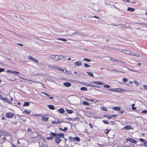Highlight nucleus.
Here are the masks:
<instances>
[{
  "label": "nucleus",
  "mask_w": 147,
  "mask_h": 147,
  "mask_svg": "<svg viewBox=\"0 0 147 147\" xmlns=\"http://www.w3.org/2000/svg\"><path fill=\"white\" fill-rule=\"evenodd\" d=\"M147 112V111L146 110H144L143 111H141V113H146Z\"/></svg>",
  "instance_id": "052dcab7"
},
{
  "label": "nucleus",
  "mask_w": 147,
  "mask_h": 147,
  "mask_svg": "<svg viewBox=\"0 0 147 147\" xmlns=\"http://www.w3.org/2000/svg\"><path fill=\"white\" fill-rule=\"evenodd\" d=\"M127 10L129 11H134L135 9L134 8L131 7H128Z\"/></svg>",
  "instance_id": "a211bd4d"
},
{
  "label": "nucleus",
  "mask_w": 147,
  "mask_h": 147,
  "mask_svg": "<svg viewBox=\"0 0 147 147\" xmlns=\"http://www.w3.org/2000/svg\"><path fill=\"white\" fill-rule=\"evenodd\" d=\"M6 117L8 118H11L13 117L14 115L13 113L11 112H8L5 114Z\"/></svg>",
  "instance_id": "f257e3e1"
},
{
  "label": "nucleus",
  "mask_w": 147,
  "mask_h": 147,
  "mask_svg": "<svg viewBox=\"0 0 147 147\" xmlns=\"http://www.w3.org/2000/svg\"><path fill=\"white\" fill-rule=\"evenodd\" d=\"M80 90L82 91H87L88 90L87 88L85 87H82L81 88Z\"/></svg>",
  "instance_id": "bb28decb"
},
{
  "label": "nucleus",
  "mask_w": 147,
  "mask_h": 147,
  "mask_svg": "<svg viewBox=\"0 0 147 147\" xmlns=\"http://www.w3.org/2000/svg\"><path fill=\"white\" fill-rule=\"evenodd\" d=\"M30 103L28 102H25L23 106H28L30 105Z\"/></svg>",
  "instance_id": "aec40b11"
},
{
  "label": "nucleus",
  "mask_w": 147,
  "mask_h": 147,
  "mask_svg": "<svg viewBox=\"0 0 147 147\" xmlns=\"http://www.w3.org/2000/svg\"><path fill=\"white\" fill-rule=\"evenodd\" d=\"M42 145L40 146V147H46L47 146L45 144H43L42 143V142H40Z\"/></svg>",
  "instance_id": "58836bf2"
},
{
  "label": "nucleus",
  "mask_w": 147,
  "mask_h": 147,
  "mask_svg": "<svg viewBox=\"0 0 147 147\" xmlns=\"http://www.w3.org/2000/svg\"><path fill=\"white\" fill-rule=\"evenodd\" d=\"M63 85L67 87H69L71 85V84L68 82H65L63 83Z\"/></svg>",
  "instance_id": "9d476101"
},
{
  "label": "nucleus",
  "mask_w": 147,
  "mask_h": 147,
  "mask_svg": "<svg viewBox=\"0 0 147 147\" xmlns=\"http://www.w3.org/2000/svg\"><path fill=\"white\" fill-rule=\"evenodd\" d=\"M110 60L111 61H117V62H119V61L118 60H117V59H115L114 58H110Z\"/></svg>",
  "instance_id": "cd10ccee"
},
{
  "label": "nucleus",
  "mask_w": 147,
  "mask_h": 147,
  "mask_svg": "<svg viewBox=\"0 0 147 147\" xmlns=\"http://www.w3.org/2000/svg\"><path fill=\"white\" fill-rule=\"evenodd\" d=\"M110 131L109 129H106L105 130L104 132L105 134H108Z\"/></svg>",
  "instance_id": "c85d7f7f"
},
{
  "label": "nucleus",
  "mask_w": 147,
  "mask_h": 147,
  "mask_svg": "<svg viewBox=\"0 0 147 147\" xmlns=\"http://www.w3.org/2000/svg\"><path fill=\"white\" fill-rule=\"evenodd\" d=\"M67 130V127H64V129H63V131H66Z\"/></svg>",
  "instance_id": "338daca9"
},
{
  "label": "nucleus",
  "mask_w": 147,
  "mask_h": 147,
  "mask_svg": "<svg viewBox=\"0 0 147 147\" xmlns=\"http://www.w3.org/2000/svg\"><path fill=\"white\" fill-rule=\"evenodd\" d=\"M113 25V26H119V27H121V26H122V27H123V26L122 25H121V24H118L117 25H116V24H115Z\"/></svg>",
  "instance_id": "6e6d98bb"
},
{
  "label": "nucleus",
  "mask_w": 147,
  "mask_h": 147,
  "mask_svg": "<svg viewBox=\"0 0 147 147\" xmlns=\"http://www.w3.org/2000/svg\"><path fill=\"white\" fill-rule=\"evenodd\" d=\"M42 93H43V94H44V95H46V96H48V97H49V95L47 93H46L45 92H42Z\"/></svg>",
  "instance_id": "ea45409f"
},
{
  "label": "nucleus",
  "mask_w": 147,
  "mask_h": 147,
  "mask_svg": "<svg viewBox=\"0 0 147 147\" xmlns=\"http://www.w3.org/2000/svg\"><path fill=\"white\" fill-rule=\"evenodd\" d=\"M134 83L135 84H136L137 86H138L139 85L138 83L135 80H134Z\"/></svg>",
  "instance_id": "4d7b16f0"
},
{
  "label": "nucleus",
  "mask_w": 147,
  "mask_h": 147,
  "mask_svg": "<svg viewBox=\"0 0 147 147\" xmlns=\"http://www.w3.org/2000/svg\"><path fill=\"white\" fill-rule=\"evenodd\" d=\"M68 139L71 142L74 141V138L71 136L68 137Z\"/></svg>",
  "instance_id": "c756f323"
},
{
  "label": "nucleus",
  "mask_w": 147,
  "mask_h": 147,
  "mask_svg": "<svg viewBox=\"0 0 147 147\" xmlns=\"http://www.w3.org/2000/svg\"><path fill=\"white\" fill-rule=\"evenodd\" d=\"M74 64L75 65L78 66H80L81 65V62L80 61H78L75 62Z\"/></svg>",
  "instance_id": "4468645a"
},
{
  "label": "nucleus",
  "mask_w": 147,
  "mask_h": 147,
  "mask_svg": "<svg viewBox=\"0 0 147 147\" xmlns=\"http://www.w3.org/2000/svg\"><path fill=\"white\" fill-rule=\"evenodd\" d=\"M86 84L85 85V86H89L90 87H92V86H93V85L91 84H87V83H86Z\"/></svg>",
  "instance_id": "c03bdc74"
},
{
  "label": "nucleus",
  "mask_w": 147,
  "mask_h": 147,
  "mask_svg": "<svg viewBox=\"0 0 147 147\" xmlns=\"http://www.w3.org/2000/svg\"><path fill=\"white\" fill-rule=\"evenodd\" d=\"M84 61H86L87 62H90L91 61V60L88 59H86V58H84L83 59Z\"/></svg>",
  "instance_id": "473e14b6"
},
{
  "label": "nucleus",
  "mask_w": 147,
  "mask_h": 147,
  "mask_svg": "<svg viewBox=\"0 0 147 147\" xmlns=\"http://www.w3.org/2000/svg\"><path fill=\"white\" fill-rule=\"evenodd\" d=\"M136 23L138 24H139L143 25L144 26H146L147 24L146 23Z\"/></svg>",
  "instance_id": "a19ab883"
},
{
  "label": "nucleus",
  "mask_w": 147,
  "mask_h": 147,
  "mask_svg": "<svg viewBox=\"0 0 147 147\" xmlns=\"http://www.w3.org/2000/svg\"><path fill=\"white\" fill-rule=\"evenodd\" d=\"M101 110H103L104 111H107V109L106 108L104 107H102L101 108Z\"/></svg>",
  "instance_id": "3c124183"
},
{
  "label": "nucleus",
  "mask_w": 147,
  "mask_h": 147,
  "mask_svg": "<svg viewBox=\"0 0 147 147\" xmlns=\"http://www.w3.org/2000/svg\"><path fill=\"white\" fill-rule=\"evenodd\" d=\"M89 76H91L93 77L94 76V75L93 74L90 72H87Z\"/></svg>",
  "instance_id": "72a5a7b5"
},
{
  "label": "nucleus",
  "mask_w": 147,
  "mask_h": 147,
  "mask_svg": "<svg viewBox=\"0 0 147 147\" xmlns=\"http://www.w3.org/2000/svg\"><path fill=\"white\" fill-rule=\"evenodd\" d=\"M127 147H135V146L133 144H131L129 146H127Z\"/></svg>",
  "instance_id": "13d9d810"
},
{
  "label": "nucleus",
  "mask_w": 147,
  "mask_h": 147,
  "mask_svg": "<svg viewBox=\"0 0 147 147\" xmlns=\"http://www.w3.org/2000/svg\"><path fill=\"white\" fill-rule=\"evenodd\" d=\"M11 73H13V74H20L17 71H11Z\"/></svg>",
  "instance_id": "a878e982"
},
{
  "label": "nucleus",
  "mask_w": 147,
  "mask_h": 147,
  "mask_svg": "<svg viewBox=\"0 0 147 147\" xmlns=\"http://www.w3.org/2000/svg\"><path fill=\"white\" fill-rule=\"evenodd\" d=\"M122 80L124 82H127L128 81V80L127 78H123Z\"/></svg>",
  "instance_id": "79ce46f5"
},
{
  "label": "nucleus",
  "mask_w": 147,
  "mask_h": 147,
  "mask_svg": "<svg viewBox=\"0 0 147 147\" xmlns=\"http://www.w3.org/2000/svg\"><path fill=\"white\" fill-rule=\"evenodd\" d=\"M86 100L88 101H91L93 102H98L99 101V100H96L95 99H86Z\"/></svg>",
  "instance_id": "dca6fc26"
},
{
  "label": "nucleus",
  "mask_w": 147,
  "mask_h": 147,
  "mask_svg": "<svg viewBox=\"0 0 147 147\" xmlns=\"http://www.w3.org/2000/svg\"><path fill=\"white\" fill-rule=\"evenodd\" d=\"M17 44L20 46H23V45L22 44H20V43H17Z\"/></svg>",
  "instance_id": "774afa93"
},
{
  "label": "nucleus",
  "mask_w": 147,
  "mask_h": 147,
  "mask_svg": "<svg viewBox=\"0 0 147 147\" xmlns=\"http://www.w3.org/2000/svg\"><path fill=\"white\" fill-rule=\"evenodd\" d=\"M123 129H125L126 130H129V129H133V127H131V126L128 125L126 126L125 127H124L123 128Z\"/></svg>",
  "instance_id": "9b49d317"
},
{
  "label": "nucleus",
  "mask_w": 147,
  "mask_h": 147,
  "mask_svg": "<svg viewBox=\"0 0 147 147\" xmlns=\"http://www.w3.org/2000/svg\"><path fill=\"white\" fill-rule=\"evenodd\" d=\"M142 146V145H141ZM143 145H144V146L146 147H147V141L146 140L145 141L144 143L143 144Z\"/></svg>",
  "instance_id": "8fccbe9b"
},
{
  "label": "nucleus",
  "mask_w": 147,
  "mask_h": 147,
  "mask_svg": "<svg viewBox=\"0 0 147 147\" xmlns=\"http://www.w3.org/2000/svg\"><path fill=\"white\" fill-rule=\"evenodd\" d=\"M127 141H129L131 142L132 143H134V144H136L137 142L136 140H134L133 139L131 138H127Z\"/></svg>",
  "instance_id": "1a4fd4ad"
},
{
  "label": "nucleus",
  "mask_w": 147,
  "mask_h": 147,
  "mask_svg": "<svg viewBox=\"0 0 147 147\" xmlns=\"http://www.w3.org/2000/svg\"><path fill=\"white\" fill-rule=\"evenodd\" d=\"M84 66L85 67H90V65H88V64L86 63H85L84 64Z\"/></svg>",
  "instance_id": "49530a36"
},
{
  "label": "nucleus",
  "mask_w": 147,
  "mask_h": 147,
  "mask_svg": "<svg viewBox=\"0 0 147 147\" xmlns=\"http://www.w3.org/2000/svg\"><path fill=\"white\" fill-rule=\"evenodd\" d=\"M80 141V139L78 137H76L74 138V141Z\"/></svg>",
  "instance_id": "6ab92c4d"
},
{
  "label": "nucleus",
  "mask_w": 147,
  "mask_h": 147,
  "mask_svg": "<svg viewBox=\"0 0 147 147\" xmlns=\"http://www.w3.org/2000/svg\"><path fill=\"white\" fill-rule=\"evenodd\" d=\"M6 132L4 131H1V135L2 136H5Z\"/></svg>",
  "instance_id": "f704fd0d"
},
{
  "label": "nucleus",
  "mask_w": 147,
  "mask_h": 147,
  "mask_svg": "<svg viewBox=\"0 0 147 147\" xmlns=\"http://www.w3.org/2000/svg\"><path fill=\"white\" fill-rule=\"evenodd\" d=\"M78 34L79 35H83L82 34L79 33L78 32H74L71 35H74V34Z\"/></svg>",
  "instance_id": "e433bc0d"
},
{
  "label": "nucleus",
  "mask_w": 147,
  "mask_h": 147,
  "mask_svg": "<svg viewBox=\"0 0 147 147\" xmlns=\"http://www.w3.org/2000/svg\"><path fill=\"white\" fill-rule=\"evenodd\" d=\"M49 119V118L47 117H43L42 119L44 121H47Z\"/></svg>",
  "instance_id": "393cba45"
},
{
  "label": "nucleus",
  "mask_w": 147,
  "mask_h": 147,
  "mask_svg": "<svg viewBox=\"0 0 147 147\" xmlns=\"http://www.w3.org/2000/svg\"><path fill=\"white\" fill-rule=\"evenodd\" d=\"M93 86H92V87H96V88H100V87L99 86H95L93 85Z\"/></svg>",
  "instance_id": "e2e57ef3"
},
{
  "label": "nucleus",
  "mask_w": 147,
  "mask_h": 147,
  "mask_svg": "<svg viewBox=\"0 0 147 147\" xmlns=\"http://www.w3.org/2000/svg\"><path fill=\"white\" fill-rule=\"evenodd\" d=\"M32 60L37 63H38V61L36 59L34 58Z\"/></svg>",
  "instance_id": "864d4df0"
},
{
  "label": "nucleus",
  "mask_w": 147,
  "mask_h": 147,
  "mask_svg": "<svg viewBox=\"0 0 147 147\" xmlns=\"http://www.w3.org/2000/svg\"><path fill=\"white\" fill-rule=\"evenodd\" d=\"M129 53L130 55H134V56H137V55L134 53H133L132 52H129Z\"/></svg>",
  "instance_id": "4c0bfd02"
},
{
  "label": "nucleus",
  "mask_w": 147,
  "mask_h": 147,
  "mask_svg": "<svg viewBox=\"0 0 147 147\" xmlns=\"http://www.w3.org/2000/svg\"><path fill=\"white\" fill-rule=\"evenodd\" d=\"M47 106L50 109H55L54 106L52 105H48Z\"/></svg>",
  "instance_id": "2eb2a0df"
},
{
  "label": "nucleus",
  "mask_w": 147,
  "mask_h": 147,
  "mask_svg": "<svg viewBox=\"0 0 147 147\" xmlns=\"http://www.w3.org/2000/svg\"><path fill=\"white\" fill-rule=\"evenodd\" d=\"M54 139L55 142L57 144H59L60 142L61 141V138H59L58 137L55 136Z\"/></svg>",
  "instance_id": "7ed1b4c3"
},
{
  "label": "nucleus",
  "mask_w": 147,
  "mask_h": 147,
  "mask_svg": "<svg viewBox=\"0 0 147 147\" xmlns=\"http://www.w3.org/2000/svg\"><path fill=\"white\" fill-rule=\"evenodd\" d=\"M103 87L106 88H109L110 87V86L108 85H104L103 86Z\"/></svg>",
  "instance_id": "603ef678"
},
{
  "label": "nucleus",
  "mask_w": 147,
  "mask_h": 147,
  "mask_svg": "<svg viewBox=\"0 0 147 147\" xmlns=\"http://www.w3.org/2000/svg\"><path fill=\"white\" fill-rule=\"evenodd\" d=\"M102 121L103 123H104L105 124H109V122L107 121H105V120H103Z\"/></svg>",
  "instance_id": "37998d69"
},
{
  "label": "nucleus",
  "mask_w": 147,
  "mask_h": 147,
  "mask_svg": "<svg viewBox=\"0 0 147 147\" xmlns=\"http://www.w3.org/2000/svg\"><path fill=\"white\" fill-rule=\"evenodd\" d=\"M5 70V69L4 68H0V73L2 71H4Z\"/></svg>",
  "instance_id": "5fc2aeb1"
},
{
  "label": "nucleus",
  "mask_w": 147,
  "mask_h": 147,
  "mask_svg": "<svg viewBox=\"0 0 147 147\" xmlns=\"http://www.w3.org/2000/svg\"><path fill=\"white\" fill-rule=\"evenodd\" d=\"M82 104L85 105H90L89 103L86 101H84L82 102Z\"/></svg>",
  "instance_id": "5701e85b"
},
{
  "label": "nucleus",
  "mask_w": 147,
  "mask_h": 147,
  "mask_svg": "<svg viewBox=\"0 0 147 147\" xmlns=\"http://www.w3.org/2000/svg\"><path fill=\"white\" fill-rule=\"evenodd\" d=\"M50 133L49 134L50 136V137H46V138L48 140H52L53 137L55 136V133H53L52 132H50Z\"/></svg>",
  "instance_id": "f03ea898"
},
{
  "label": "nucleus",
  "mask_w": 147,
  "mask_h": 147,
  "mask_svg": "<svg viewBox=\"0 0 147 147\" xmlns=\"http://www.w3.org/2000/svg\"><path fill=\"white\" fill-rule=\"evenodd\" d=\"M65 57L62 55L58 56L57 55V59L58 60H60L61 59H63Z\"/></svg>",
  "instance_id": "f8f14e48"
},
{
  "label": "nucleus",
  "mask_w": 147,
  "mask_h": 147,
  "mask_svg": "<svg viewBox=\"0 0 147 147\" xmlns=\"http://www.w3.org/2000/svg\"><path fill=\"white\" fill-rule=\"evenodd\" d=\"M104 117L107 118L109 119H110L111 118V115H104Z\"/></svg>",
  "instance_id": "2f4dec72"
},
{
  "label": "nucleus",
  "mask_w": 147,
  "mask_h": 147,
  "mask_svg": "<svg viewBox=\"0 0 147 147\" xmlns=\"http://www.w3.org/2000/svg\"><path fill=\"white\" fill-rule=\"evenodd\" d=\"M55 136H57V137H58L59 138H64V134L61 133H59V134H57L55 133Z\"/></svg>",
  "instance_id": "39448f33"
},
{
  "label": "nucleus",
  "mask_w": 147,
  "mask_h": 147,
  "mask_svg": "<svg viewBox=\"0 0 147 147\" xmlns=\"http://www.w3.org/2000/svg\"><path fill=\"white\" fill-rule=\"evenodd\" d=\"M28 57L29 59L31 60H33V59H34V58L33 57H32L30 55L28 56Z\"/></svg>",
  "instance_id": "a18cd8bd"
},
{
  "label": "nucleus",
  "mask_w": 147,
  "mask_h": 147,
  "mask_svg": "<svg viewBox=\"0 0 147 147\" xmlns=\"http://www.w3.org/2000/svg\"><path fill=\"white\" fill-rule=\"evenodd\" d=\"M124 51H125V53H126L127 54H129V52L127 50H123V51H121V52H123V53H124Z\"/></svg>",
  "instance_id": "7c9ffc66"
},
{
  "label": "nucleus",
  "mask_w": 147,
  "mask_h": 147,
  "mask_svg": "<svg viewBox=\"0 0 147 147\" xmlns=\"http://www.w3.org/2000/svg\"><path fill=\"white\" fill-rule=\"evenodd\" d=\"M119 90H118L119 89L118 88H112V89H107V90H111L114 92H120V90L121 89H119Z\"/></svg>",
  "instance_id": "423d86ee"
},
{
  "label": "nucleus",
  "mask_w": 147,
  "mask_h": 147,
  "mask_svg": "<svg viewBox=\"0 0 147 147\" xmlns=\"http://www.w3.org/2000/svg\"><path fill=\"white\" fill-rule=\"evenodd\" d=\"M49 58L53 59L54 61H58L57 55H51L49 57Z\"/></svg>",
  "instance_id": "20e7f679"
},
{
  "label": "nucleus",
  "mask_w": 147,
  "mask_h": 147,
  "mask_svg": "<svg viewBox=\"0 0 147 147\" xmlns=\"http://www.w3.org/2000/svg\"><path fill=\"white\" fill-rule=\"evenodd\" d=\"M27 131L28 132H32V130H31V129L30 128H29L28 129Z\"/></svg>",
  "instance_id": "0e129e2a"
},
{
  "label": "nucleus",
  "mask_w": 147,
  "mask_h": 147,
  "mask_svg": "<svg viewBox=\"0 0 147 147\" xmlns=\"http://www.w3.org/2000/svg\"><path fill=\"white\" fill-rule=\"evenodd\" d=\"M66 111L67 113L70 114H71L73 112V111L71 110H68L67 109H66Z\"/></svg>",
  "instance_id": "4be33fe9"
},
{
  "label": "nucleus",
  "mask_w": 147,
  "mask_h": 147,
  "mask_svg": "<svg viewBox=\"0 0 147 147\" xmlns=\"http://www.w3.org/2000/svg\"><path fill=\"white\" fill-rule=\"evenodd\" d=\"M139 140L141 142H143L144 143L145 141H146V140H144L142 138H140L139 139Z\"/></svg>",
  "instance_id": "c9c22d12"
},
{
  "label": "nucleus",
  "mask_w": 147,
  "mask_h": 147,
  "mask_svg": "<svg viewBox=\"0 0 147 147\" xmlns=\"http://www.w3.org/2000/svg\"><path fill=\"white\" fill-rule=\"evenodd\" d=\"M117 116V115H111V118L113 117H116Z\"/></svg>",
  "instance_id": "69168bd1"
},
{
  "label": "nucleus",
  "mask_w": 147,
  "mask_h": 147,
  "mask_svg": "<svg viewBox=\"0 0 147 147\" xmlns=\"http://www.w3.org/2000/svg\"><path fill=\"white\" fill-rule=\"evenodd\" d=\"M143 87H144V89L146 90H147V86L146 85H144L143 86Z\"/></svg>",
  "instance_id": "bf43d9fd"
},
{
  "label": "nucleus",
  "mask_w": 147,
  "mask_h": 147,
  "mask_svg": "<svg viewBox=\"0 0 147 147\" xmlns=\"http://www.w3.org/2000/svg\"><path fill=\"white\" fill-rule=\"evenodd\" d=\"M91 83L92 84H95L97 85H103L104 84L103 82L99 81H94L92 82Z\"/></svg>",
  "instance_id": "6e6552de"
},
{
  "label": "nucleus",
  "mask_w": 147,
  "mask_h": 147,
  "mask_svg": "<svg viewBox=\"0 0 147 147\" xmlns=\"http://www.w3.org/2000/svg\"><path fill=\"white\" fill-rule=\"evenodd\" d=\"M17 121H15V122L11 121V124H13V125H16L17 124Z\"/></svg>",
  "instance_id": "de8ad7c7"
},
{
  "label": "nucleus",
  "mask_w": 147,
  "mask_h": 147,
  "mask_svg": "<svg viewBox=\"0 0 147 147\" xmlns=\"http://www.w3.org/2000/svg\"><path fill=\"white\" fill-rule=\"evenodd\" d=\"M6 136H11V134L8 132H6V135H5Z\"/></svg>",
  "instance_id": "680f3d73"
},
{
  "label": "nucleus",
  "mask_w": 147,
  "mask_h": 147,
  "mask_svg": "<svg viewBox=\"0 0 147 147\" xmlns=\"http://www.w3.org/2000/svg\"><path fill=\"white\" fill-rule=\"evenodd\" d=\"M24 111L26 114H29L30 113V111H27L26 110H25Z\"/></svg>",
  "instance_id": "09e8293b"
},
{
  "label": "nucleus",
  "mask_w": 147,
  "mask_h": 147,
  "mask_svg": "<svg viewBox=\"0 0 147 147\" xmlns=\"http://www.w3.org/2000/svg\"><path fill=\"white\" fill-rule=\"evenodd\" d=\"M2 98H1L2 100H3V101H5L6 102H7L10 104H11V101L9 100V99H8L7 98L5 97H3V96H2Z\"/></svg>",
  "instance_id": "0eeeda50"
},
{
  "label": "nucleus",
  "mask_w": 147,
  "mask_h": 147,
  "mask_svg": "<svg viewBox=\"0 0 147 147\" xmlns=\"http://www.w3.org/2000/svg\"><path fill=\"white\" fill-rule=\"evenodd\" d=\"M52 124H58V123H59L60 124H61L62 122H60L59 121H58V120H54V121H52Z\"/></svg>",
  "instance_id": "ddd939ff"
},
{
  "label": "nucleus",
  "mask_w": 147,
  "mask_h": 147,
  "mask_svg": "<svg viewBox=\"0 0 147 147\" xmlns=\"http://www.w3.org/2000/svg\"><path fill=\"white\" fill-rule=\"evenodd\" d=\"M58 111L61 113H63L65 112L64 109L63 108H60L59 109Z\"/></svg>",
  "instance_id": "f3484780"
},
{
  "label": "nucleus",
  "mask_w": 147,
  "mask_h": 147,
  "mask_svg": "<svg viewBox=\"0 0 147 147\" xmlns=\"http://www.w3.org/2000/svg\"><path fill=\"white\" fill-rule=\"evenodd\" d=\"M56 39L57 40L63 41H65V42L66 41H67V40L66 39H64V38H58Z\"/></svg>",
  "instance_id": "b1692460"
},
{
  "label": "nucleus",
  "mask_w": 147,
  "mask_h": 147,
  "mask_svg": "<svg viewBox=\"0 0 147 147\" xmlns=\"http://www.w3.org/2000/svg\"><path fill=\"white\" fill-rule=\"evenodd\" d=\"M113 109L115 110H117V111H119L120 109V107H114L113 108Z\"/></svg>",
  "instance_id": "412c9836"
}]
</instances>
